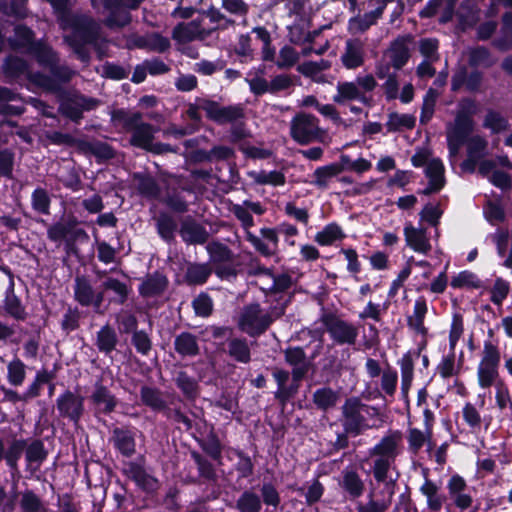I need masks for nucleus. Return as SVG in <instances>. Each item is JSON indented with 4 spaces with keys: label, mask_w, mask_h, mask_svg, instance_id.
I'll list each match as a JSON object with an SVG mask.
<instances>
[{
    "label": "nucleus",
    "mask_w": 512,
    "mask_h": 512,
    "mask_svg": "<svg viewBox=\"0 0 512 512\" xmlns=\"http://www.w3.org/2000/svg\"><path fill=\"white\" fill-rule=\"evenodd\" d=\"M53 8L61 13V27L65 31L64 39L72 46L79 58L86 62L88 54L81 47L83 44H97L100 26L87 16H71L65 13L67 0H48Z\"/></svg>",
    "instance_id": "nucleus-1"
},
{
    "label": "nucleus",
    "mask_w": 512,
    "mask_h": 512,
    "mask_svg": "<svg viewBox=\"0 0 512 512\" xmlns=\"http://www.w3.org/2000/svg\"><path fill=\"white\" fill-rule=\"evenodd\" d=\"M111 118L115 125L133 132L130 140L132 145L155 153L164 151L161 144L153 142L156 129L143 123L140 113L117 110L112 113Z\"/></svg>",
    "instance_id": "nucleus-2"
},
{
    "label": "nucleus",
    "mask_w": 512,
    "mask_h": 512,
    "mask_svg": "<svg viewBox=\"0 0 512 512\" xmlns=\"http://www.w3.org/2000/svg\"><path fill=\"white\" fill-rule=\"evenodd\" d=\"M14 45H30L31 52L36 56L42 65H49L51 73L59 81H68L73 75V71L68 68L55 67L56 56L53 51L43 43H32V32L30 29L18 26L15 28Z\"/></svg>",
    "instance_id": "nucleus-3"
},
{
    "label": "nucleus",
    "mask_w": 512,
    "mask_h": 512,
    "mask_svg": "<svg viewBox=\"0 0 512 512\" xmlns=\"http://www.w3.org/2000/svg\"><path fill=\"white\" fill-rule=\"evenodd\" d=\"M290 135L292 139L301 145L312 142L327 143L328 135L325 129L319 125V120L308 113L296 114L290 122Z\"/></svg>",
    "instance_id": "nucleus-4"
},
{
    "label": "nucleus",
    "mask_w": 512,
    "mask_h": 512,
    "mask_svg": "<svg viewBox=\"0 0 512 512\" xmlns=\"http://www.w3.org/2000/svg\"><path fill=\"white\" fill-rule=\"evenodd\" d=\"M415 167H424L425 175L429 180L428 187L423 191L424 194L438 192L445 185L444 165L441 159L432 156L426 149L418 150L411 158Z\"/></svg>",
    "instance_id": "nucleus-5"
},
{
    "label": "nucleus",
    "mask_w": 512,
    "mask_h": 512,
    "mask_svg": "<svg viewBox=\"0 0 512 512\" xmlns=\"http://www.w3.org/2000/svg\"><path fill=\"white\" fill-rule=\"evenodd\" d=\"M499 362L500 354L498 349L492 344L485 345L484 355L477 368V379L481 388L486 389L494 384L496 385L499 375Z\"/></svg>",
    "instance_id": "nucleus-6"
},
{
    "label": "nucleus",
    "mask_w": 512,
    "mask_h": 512,
    "mask_svg": "<svg viewBox=\"0 0 512 512\" xmlns=\"http://www.w3.org/2000/svg\"><path fill=\"white\" fill-rule=\"evenodd\" d=\"M473 127L470 117L459 113L455 123L447 128V142L451 162L456 160L459 150Z\"/></svg>",
    "instance_id": "nucleus-7"
},
{
    "label": "nucleus",
    "mask_w": 512,
    "mask_h": 512,
    "mask_svg": "<svg viewBox=\"0 0 512 512\" xmlns=\"http://www.w3.org/2000/svg\"><path fill=\"white\" fill-rule=\"evenodd\" d=\"M271 322L272 318L259 305H250L242 311L239 326L241 330L254 336L264 332Z\"/></svg>",
    "instance_id": "nucleus-8"
},
{
    "label": "nucleus",
    "mask_w": 512,
    "mask_h": 512,
    "mask_svg": "<svg viewBox=\"0 0 512 512\" xmlns=\"http://www.w3.org/2000/svg\"><path fill=\"white\" fill-rule=\"evenodd\" d=\"M367 411V406L362 404L357 398L346 400L342 407L343 426L347 433L359 434L368 427L363 412Z\"/></svg>",
    "instance_id": "nucleus-9"
},
{
    "label": "nucleus",
    "mask_w": 512,
    "mask_h": 512,
    "mask_svg": "<svg viewBox=\"0 0 512 512\" xmlns=\"http://www.w3.org/2000/svg\"><path fill=\"white\" fill-rule=\"evenodd\" d=\"M211 34L210 29L201 26V22L193 20L176 25L172 31V39L179 45H184L194 40H204Z\"/></svg>",
    "instance_id": "nucleus-10"
},
{
    "label": "nucleus",
    "mask_w": 512,
    "mask_h": 512,
    "mask_svg": "<svg viewBox=\"0 0 512 512\" xmlns=\"http://www.w3.org/2000/svg\"><path fill=\"white\" fill-rule=\"evenodd\" d=\"M409 41L408 37H401L393 41L378 64H388L389 69L391 67L397 70L401 69L410 57Z\"/></svg>",
    "instance_id": "nucleus-11"
},
{
    "label": "nucleus",
    "mask_w": 512,
    "mask_h": 512,
    "mask_svg": "<svg viewBox=\"0 0 512 512\" xmlns=\"http://www.w3.org/2000/svg\"><path fill=\"white\" fill-rule=\"evenodd\" d=\"M406 246L416 253L427 255L432 250V243L423 227L406 223L403 229Z\"/></svg>",
    "instance_id": "nucleus-12"
},
{
    "label": "nucleus",
    "mask_w": 512,
    "mask_h": 512,
    "mask_svg": "<svg viewBox=\"0 0 512 512\" xmlns=\"http://www.w3.org/2000/svg\"><path fill=\"white\" fill-rule=\"evenodd\" d=\"M200 108L206 113L207 117L218 123H227L236 121L242 117L243 111L237 106L222 107L213 101H203Z\"/></svg>",
    "instance_id": "nucleus-13"
},
{
    "label": "nucleus",
    "mask_w": 512,
    "mask_h": 512,
    "mask_svg": "<svg viewBox=\"0 0 512 512\" xmlns=\"http://www.w3.org/2000/svg\"><path fill=\"white\" fill-rule=\"evenodd\" d=\"M75 299L83 306H93L98 310L103 302V293H95L90 283L83 277H77L74 287Z\"/></svg>",
    "instance_id": "nucleus-14"
},
{
    "label": "nucleus",
    "mask_w": 512,
    "mask_h": 512,
    "mask_svg": "<svg viewBox=\"0 0 512 512\" xmlns=\"http://www.w3.org/2000/svg\"><path fill=\"white\" fill-rule=\"evenodd\" d=\"M57 408L62 416L77 422L83 412V398L67 391L57 399Z\"/></svg>",
    "instance_id": "nucleus-15"
},
{
    "label": "nucleus",
    "mask_w": 512,
    "mask_h": 512,
    "mask_svg": "<svg viewBox=\"0 0 512 512\" xmlns=\"http://www.w3.org/2000/svg\"><path fill=\"white\" fill-rule=\"evenodd\" d=\"M364 44L359 39L346 41L345 50L341 55V61L345 68L356 69L364 63Z\"/></svg>",
    "instance_id": "nucleus-16"
},
{
    "label": "nucleus",
    "mask_w": 512,
    "mask_h": 512,
    "mask_svg": "<svg viewBox=\"0 0 512 512\" xmlns=\"http://www.w3.org/2000/svg\"><path fill=\"white\" fill-rule=\"evenodd\" d=\"M355 100L364 104L368 103V98L364 93H362L354 81L338 82L336 86V94L333 96V101L342 105Z\"/></svg>",
    "instance_id": "nucleus-17"
},
{
    "label": "nucleus",
    "mask_w": 512,
    "mask_h": 512,
    "mask_svg": "<svg viewBox=\"0 0 512 512\" xmlns=\"http://www.w3.org/2000/svg\"><path fill=\"white\" fill-rule=\"evenodd\" d=\"M447 488L450 498L459 509L465 510L472 505V497L464 492L466 482L461 476L453 475L448 481Z\"/></svg>",
    "instance_id": "nucleus-18"
},
{
    "label": "nucleus",
    "mask_w": 512,
    "mask_h": 512,
    "mask_svg": "<svg viewBox=\"0 0 512 512\" xmlns=\"http://www.w3.org/2000/svg\"><path fill=\"white\" fill-rule=\"evenodd\" d=\"M129 48H141L149 51L164 52L170 46V42L166 37L157 33L148 34L145 36L135 37L128 41Z\"/></svg>",
    "instance_id": "nucleus-19"
},
{
    "label": "nucleus",
    "mask_w": 512,
    "mask_h": 512,
    "mask_svg": "<svg viewBox=\"0 0 512 512\" xmlns=\"http://www.w3.org/2000/svg\"><path fill=\"white\" fill-rule=\"evenodd\" d=\"M256 275L259 276V284H265V286H261L263 290H270L274 292H280L288 289L291 286V277L282 274L279 276H274L271 272L266 268H258L255 272Z\"/></svg>",
    "instance_id": "nucleus-20"
},
{
    "label": "nucleus",
    "mask_w": 512,
    "mask_h": 512,
    "mask_svg": "<svg viewBox=\"0 0 512 512\" xmlns=\"http://www.w3.org/2000/svg\"><path fill=\"white\" fill-rule=\"evenodd\" d=\"M328 331L339 344H354L358 336V329L354 325L341 320L331 323Z\"/></svg>",
    "instance_id": "nucleus-21"
},
{
    "label": "nucleus",
    "mask_w": 512,
    "mask_h": 512,
    "mask_svg": "<svg viewBox=\"0 0 512 512\" xmlns=\"http://www.w3.org/2000/svg\"><path fill=\"white\" fill-rule=\"evenodd\" d=\"M427 312L428 305L426 299L424 297H418L415 300L412 314L407 318L409 328L422 336L427 334V328L424 325Z\"/></svg>",
    "instance_id": "nucleus-22"
},
{
    "label": "nucleus",
    "mask_w": 512,
    "mask_h": 512,
    "mask_svg": "<svg viewBox=\"0 0 512 512\" xmlns=\"http://www.w3.org/2000/svg\"><path fill=\"white\" fill-rule=\"evenodd\" d=\"M109 16L106 19V25L109 27H122L130 22L128 12L122 9V0H101Z\"/></svg>",
    "instance_id": "nucleus-23"
},
{
    "label": "nucleus",
    "mask_w": 512,
    "mask_h": 512,
    "mask_svg": "<svg viewBox=\"0 0 512 512\" xmlns=\"http://www.w3.org/2000/svg\"><path fill=\"white\" fill-rule=\"evenodd\" d=\"M400 436L397 434H390L381 439V441L374 446L371 451V455L394 460L398 454V448L400 444Z\"/></svg>",
    "instance_id": "nucleus-24"
},
{
    "label": "nucleus",
    "mask_w": 512,
    "mask_h": 512,
    "mask_svg": "<svg viewBox=\"0 0 512 512\" xmlns=\"http://www.w3.org/2000/svg\"><path fill=\"white\" fill-rule=\"evenodd\" d=\"M346 234L342 227L335 222L325 225L314 236V241L320 246H331L338 241H342Z\"/></svg>",
    "instance_id": "nucleus-25"
},
{
    "label": "nucleus",
    "mask_w": 512,
    "mask_h": 512,
    "mask_svg": "<svg viewBox=\"0 0 512 512\" xmlns=\"http://www.w3.org/2000/svg\"><path fill=\"white\" fill-rule=\"evenodd\" d=\"M479 172L484 176H488L490 182L499 188L505 189L511 186L510 176L497 169L492 161H482L479 166Z\"/></svg>",
    "instance_id": "nucleus-26"
},
{
    "label": "nucleus",
    "mask_w": 512,
    "mask_h": 512,
    "mask_svg": "<svg viewBox=\"0 0 512 512\" xmlns=\"http://www.w3.org/2000/svg\"><path fill=\"white\" fill-rule=\"evenodd\" d=\"M376 75L379 79H386L382 87L387 100H394L398 97V80L394 73H390L388 64H377Z\"/></svg>",
    "instance_id": "nucleus-27"
},
{
    "label": "nucleus",
    "mask_w": 512,
    "mask_h": 512,
    "mask_svg": "<svg viewBox=\"0 0 512 512\" xmlns=\"http://www.w3.org/2000/svg\"><path fill=\"white\" fill-rule=\"evenodd\" d=\"M47 457V452L41 441L35 440L30 443L25 451V459L27 463V470L31 473L36 472L43 461Z\"/></svg>",
    "instance_id": "nucleus-28"
},
{
    "label": "nucleus",
    "mask_w": 512,
    "mask_h": 512,
    "mask_svg": "<svg viewBox=\"0 0 512 512\" xmlns=\"http://www.w3.org/2000/svg\"><path fill=\"white\" fill-rule=\"evenodd\" d=\"M343 169V166L335 163L319 167L314 171L311 183L320 189H326L332 179L337 177Z\"/></svg>",
    "instance_id": "nucleus-29"
},
{
    "label": "nucleus",
    "mask_w": 512,
    "mask_h": 512,
    "mask_svg": "<svg viewBox=\"0 0 512 512\" xmlns=\"http://www.w3.org/2000/svg\"><path fill=\"white\" fill-rule=\"evenodd\" d=\"M420 492L426 497L427 506L430 510L438 512L441 510L445 497L439 494V487L429 479H426L420 487Z\"/></svg>",
    "instance_id": "nucleus-30"
},
{
    "label": "nucleus",
    "mask_w": 512,
    "mask_h": 512,
    "mask_svg": "<svg viewBox=\"0 0 512 512\" xmlns=\"http://www.w3.org/2000/svg\"><path fill=\"white\" fill-rule=\"evenodd\" d=\"M248 177L259 185L283 186L286 182L284 173L281 171H249Z\"/></svg>",
    "instance_id": "nucleus-31"
},
{
    "label": "nucleus",
    "mask_w": 512,
    "mask_h": 512,
    "mask_svg": "<svg viewBox=\"0 0 512 512\" xmlns=\"http://www.w3.org/2000/svg\"><path fill=\"white\" fill-rule=\"evenodd\" d=\"M399 365L401 369V394L406 404L409 405L408 394L413 381V362L410 357L404 356L399 361Z\"/></svg>",
    "instance_id": "nucleus-32"
},
{
    "label": "nucleus",
    "mask_w": 512,
    "mask_h": 512,
    "mask_svg": "<svg viewBox=\"0 0 512 512\" xmlns=\"http://www.w3.org/2000/svg\"><path fill=\"white\" fill-rule=\"evenodd\" d=\"M285 358L294 367V378H301L305 374L307 367L304 351L299 347L289 348L285 352Z\"/></svg>",
    "instance_id": "nucleus-33"
},
{
    "label": "nucleus",
    "mask_w": 512,
    "mask_h": 512,
    "mask_svg": "<svg viewBox=\"0 0 512 512\" xmlns=\"http://www.w3.org/2000/svg\"><path fill=\"white\" fill-rule=\"evenodd\" d=\"M19 506L21 512H47L48 508L41 498L31 490L21 493Z\"/></svg>",
    "instance_id": "nucleus-34"
},
{
    "label": "nucleus",
    "mask_w": 512,
    "mask_h": 512,
    "mask_svg": "<svg viewBox=\"0 0 512 512\" xmlns=\"http://www.w3.org/2000/svg\"><path fill=\"white\" fill-rule=\"evenodd\" d=\"M91 398L99 410L105 413L113 411L117 404L115 397L103 386H97Z\"/></svg>",
    "instance_id": "nucleus-35"
},
{
    "label": "nucleus",
    "mask_w": 512,
    "mask_h": 512,
    "mask_svg": "<svg viewBox=\"0 0 512 512\" xmlns=\"http://www.w3.org/2000/svg\"><path fill=\"white\" fill-rule=\"evenodd\" d=\"M175 350L182 356H195L199 352L196 337L190 333H181L175 339Z\"/></svg>",
    "instance_id": "nucleus-36"
},
{
    "label": "nucleus",
    "mask_w": 512,
    "mask_h": 512,
    "mask_svg": "<svg viewBox=\"0 0 512 512\" xmlns=\"http://www.w3.org/2000/svg\"><path fill=\"white\" fill-rule=\"evenodd\" d=\"M339 400V394L331 388L317 389L313 394L314 404L322 410H327L336 405Z\"/></svg>",
    "instance_id": "nucleus-37"
},
{
    "label": "nucleus",
    "mask_w": 512,
    "mask_h": 512,
    "mask_svg": "<svg viewBox=\"0 0 512 512\" xmlns=\"http://www.w3.org/2000/svg\"><path fill=\"white\" fill-rule=\"evenodd\" d=\"M167 280L163 275L155 274L149 276L140 286V293L143 296H155L160 294L166 287Z\"/></svg>",
    "instance_id": "nucleus-38"
},
{
    "label": "nucleus",
    "mask_w": 512,
    "mask_h": 512,
    "mask_svg": "<svg viewBox=\"0 0 512 512\" xmlns=\"http://www.w3.org/2000/svg\"><path fill=\"white\" fill-rule=\"evenodd\" d=\"M131 478L145 491H154L158 488V481L140 466L133 465L130 468Z\"/></svg>",
    "instance_id": "nucleus-39"
},
{
    "label": "nucleus",
    "mask_w": 512,
    "mask_h": 512,
    "mask_svg": "<svg viewBox=\"0 0 512 512\" xmlns=\"http://www.w3.org/2000/svg\"><path fill=\"white\" fill-rule=\"evenodd\" d=\"M416 119L410 114L390 113L386 122L388 131H398L402 129H412L415 126Z\"/></svg>",
    "instance_id": "nucleus-40"
},
{
    "label": "nucleus",
    "mask_w": 512,
    "mask_h": 512,
    "mask_svg": "<svg viewBox=\"0 0 512 512\" xmlns=\"http://www.w3.org/2000/svg\"><path fill=\"white\" fill-rule=\"evenodd\" d=\"M182 238L190 243H204L207 238L206 231L193 222H185L181 227Z\"/></svg>",
    "instance_id": "nucleus-41"
},
{
    "label": "nucleus",
    "mask_w": 512,
    "mask_h": 512,
    "mask_svg": "<svg viewBox=\"0 0 512 512\" xmlns=\"http://www.w3.org/2000/svg\"><path fill=\"white\" fill-rule=\"evenodd\" d=\"M116 343L117 336L111 327L106 325L97 333L96 345L100 351L109 353L115 348Z\"/></svg>",
    "instance_id": "nucleus-42"
},
{
    "label": "nucleus",
    "mask_w": 512,
    "mask_h": 512,
    "mask_svg": "<svg viewBox=\"0 0 512 512\" xmlns=\"http://www.w3.org/2000/svg\"><path fill=\"white\" fill-rule=\"evenodd\" d=\"M114 439L116 447L122 454L130 456L135 452V441L130 432L116 429L114 431Z\"/></svg>",
    "instance_id": "nucleus-43"
},
{
    "label": "nucleus",
    "mask_w": 512,
    "mask_h": 512,
    "mask_svg": "<svg viewBox=\"0 0 512 512\" xmlns=\"http://www.w3.org/2000/svg\"><path fill=\"white\" fill-rule=\"evenodd\" d=\"M486 148V141L479 137L474 136L468 142V159L464 162V168L473 169L475 160L482 155Z\"/></svg>",
    "instance_id": "nucleus-44"
},
{
    "label": "nucleus",
    "mask_w": 512,
    "mask_h": 512,
    "mask_svg": "<svg viewBox=\"0 0 512 512\" xmlns=\"http://www.w3.org/2000/svg\"><path fill=\"white\" fill-rule=\"evenodd\" d=\"M342 486L352 497L360 496L364 489L363 482L358 474L348 470L343 473Z\"/></svg>",
    "instance_id": "nucleus-45"
},
{
    "label": "nucleus",
    "mask_w": 512,
    "mask_h": 512,
    "mask_svg": "<svg viewBox=\"0 0 512 512\" xmlns=\"http://www.w3.org/2000/svg\"><path fill=\"white\" fill-rule=\"evenodd\" d=\"M25 447L26 443L24 440L15 439L10 443L6 453H4L6 463L12 470H17L18 460L20 459Z\"/></svg>",
    "instance_id": "nucleus-46"
},
{
    "label": "nucleus",
    "mask_w": 512,
    "mask_h": 512,
    "mask_svg": "<svg viewBox=\"0 0 512 512\" xmlns=\"http://www.w3.org/2000/svg\"><path fill=\"white\" fill-rule=\"evenodd\" d=\"M228 352L236 361L247 363L250 360V349L244 340H231L228 344Z\"/></svg>",
    "instance_id": "nucleus-47"
},
{
    "label": "nucleus",
    "mask_w": 512,
    "mask_h": 512,
    "mask_svg": "<svg viewBox=\"0 0 512 512\" xmlns=\"http://www.w3.org/2000/svg\"><path fill=\"white\" fill-rule=\"evenodd\" d=\"M211 274V268L206 264H192L188 267L186 278L191 284H203Z\"/></svg>",
    "instance_id": "nucleus-48"
},
{
    "label": "nucleus",
    "mask_w": 512,
    "mask_h": 512,
    "mask_svg": "<svg viewBox=\"0 0 512 512\" xmlns=\"http://www.w3.org/2000/svg\"><path fill=\"white\" fill-rule=\"evenodd\" d=\"M237 508L241 512H259L261 501L255 493L246 491L237 500Z\"/></svg>",
    "instance_id": "nucleus-49"
},
{
    "label": "nucleus",
    "mask_w": 512,
    "mask_h": 512,
    "mask_svg": "<svg viewBox=\"0 0 512 512\" xmlns=\"http://www.w3.org/2000/svg\"><path fill=\"white\" fill-rule=\"evenodd\" d=\"M8 381L11 385L20 386L25 379V365L19 359L11 361L8 366Z\"/></svg>",
    "instance_id": "nucleus-50"
},
{
    "label": "nucleus",
    "mask_w": 512,
    "mask_h": 512,
    "mask_svg": "<svg viewBox=\"0 0 512 512\" xmlns=\"http://www.w3.org/2000/svg\"><path fill=\"white\" fill-rule=\"evenodd\" d=\"M462 416L465 423L473 430L476 431L481 427V414L478 409L470 402H467L462 409Z\"/></svg>",
    "instance_id": "nucleus-51"
},
{
    "label": "nucleus",
    "mask_w": 512,
    "mask_h": 512,
    "mask_svg": "<svg viewBox=\"0 0 512 512\" xmlns=\"http://www.w3.org/2000/svg\"><path fill=\"white\" fill-rule=\"evenodd\" d=\"M298 60L299 54L297 51L293 47L286 45L280 49L276 65L279 68H290L296 64Z\"/></svg>",
    "instance_id": "nucleus-52"
},
{
    "label": "nucleus",
    "mask_w": 512,
    "mask_h": 512,
    "mask_svg": "<svg viewBox=\"0 0 512 512\" xmlns=\"http://www.w3.org/2000/svg\"><path fill=\"white\" fill-rule=\"evenodd\" d=\"M209 19L211 24H214L213 29H225L234 24V21L227 18L219 9L211 7L203 12Z\"/></svg>",
    "instance_id": "nucleus-53"
},
{
    "label": "nucleus",
    "mask_w": 512,
    "mask_h": 512,
    "mask_svg": "<svg viewBox=\"0 0 512 512\" xmlns=\"http://www.w3.org/2000/svg\"><path fill=\"white\" fill-rule=\"evenodd\" d=\"M436 99L437 92L433 89H429L423 100V106L420 116L421 123H427L432 118L434 114Z\"/></svg>",
    "instance_id": "nucleus-54"
},
{
    "label": "nucleus",
    "mask_w": 512,
    "mask_h": 512,
    "mask_svg": "<svg viewBox=\"0 0 512 512\" xmlns=\"http://www.w3.org/2000/svg\"><path fill=\"white\" fill-rule=\"evenodd\" d=\"M398 383V374L395 370L386 369L382 373L381 388L389 396H393Z\"/></svg>",
    "instance_id": "nucleus-55"
},
{
    "label": "nucleus",
    "mask_w": 512,
    "mask_h": 512,
    "mask_svg": "<svg viewBox=\"0 0 512 512\" xmlns=\"http://www.w3.org/2000/svg\"><path fill=\"white\" fill-rule=\"evenodd\" d=\"M502 34V39L498 40L496 45L499 48L506 50L512 42V13H506L503 16Z\"/></svg>",
    "instance_id": "nucleus-56"
},
{
    "label": "nucleus",
    "mask_w": 512,
    "mask_h": 512,
    "mask_svg": "<svg viewBox=\"0 0 512 512\" xmlns=\"http://www.w3.org/2000/svg\"><path fill=\"white\" fill-rule=\"evenodd\" d=\"M329 66V63L324 60L319 62H305L299 65L298 71L305 76L316 78L321 71L328 69Z\"/></svg>",
    "instance_id": "nucleus-57"
},
{
    "label": "nucleus",
    "mask_w": 512,
    "mask_h": 512,
    "mask_svg": "<svg viewBox=\"0 0 512 512\" xmlns=\"http://www.w3.org/2000/svg\"><path fill=\"white\" fill-rule=\"evenodd\" d=\"M222 7L228 13L238 17H245L249 11L248 4L243 0H222Z\"/></svg>",
    "instance_id": "nucleus-58"
},
{
    "label": "nucleus",
    "mask_w": 512,
    "mask_h": 512,
    "mask_svg": "<svg viewBox=\"0 0 512 512\" xmlns=\"http://www.w3.org/2000/svg\"><path fill=\"white\" fill-rule=\"evenodd\" d=\"M142 401L152 407L153 409H161L164 407V402L160 397V394L155 389L144 387L141 390Z\"/></svg>",
    "instance_id": "nucleus-59"
},
{
    "label": "nucleus",
    "mask_w": 512,
    "mask_h": 512,
    "mask_svg": "<svg viewBox=\"0 0 512 512\" xmlns=\"http://www.w3.org/2000/svg\"><path fill=\"white\" fill-rule=\"evenodd\" d=\"M342 164L346 169L354 171L356 173H364L371 169L372 164L370 161L364 158H358L356 160H351L348 156L341 157Z\"/></svg>",
    "instance_id": "nucleus-60"
},
{
    "label": "nucleus",
    "mask_w": 512,
    "mask_h": 512,
    "mask_svg": "<svg viewBox=\"0 0 512 512\" xmlns=\"http://www.w3.org/2000/svg\"><path fill=\"white\" fill-rule=\"evenodd\" d=\"M33 208L43 214L49 211L50 199L48 194L43 189H36L32 194Z\"/></svg>",
    "instance_id": "nucleus-61"
},
{
    "label": "nucleus",
    "mask_w": 512,
    "mask_h": 512,
    "mask_svg": "<svg viewBox=\"0 0 512 512\" xmlns=\"http://www.w3.org/2000/svg\"><path fill=\"white\" fill-rule=\"evenodd\" d=\"M463 331L464 328L462 317L459 315H454L449 332V346L451 351H454L458 340L463 334Z\"/></svg>",
    "instance_id": "nucleus-62"
},
{
    "label": "nucleus",
    "mask_w": 512,
    "mask_h": 512,
    "mask_svg": "<svg viewBox=\"0 0 512 512\" xmlns=\"http://www.w3.org/2000/svg\"><path fill=\"white\" fill-rule=\"evenodd\" d=\"M451 286L454 288H460L464 286L478 287L479 280L475 274L468 271H463L452 279Z\"/></svg>",
    "instance_id": "nucleus-63"
},
{
    "label": "nucleus",
    "mask_w": 512,
    "mask_h": 512,
    "mask_svg": "<svg viewBox=\"0 0 512 512\" xmlns=\"http://www.w3.org/2000/svg\"><path fill=\"white\" fill-rule=\"evenodd\" d=\"M508 293L509 284L502 279H497L491 290V301L496 305H501Z\"/></svg>",
    "instance_id": "nucleus-64"
}]
</instances>
